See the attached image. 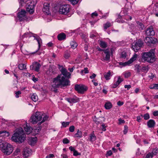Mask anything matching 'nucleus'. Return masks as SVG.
<instances>
[{
  "label": "nucleus",
  "mask_w": 158,
  "mask_h": 158,
  "mask_svg": "<svg viewBox=\"0 0 158 158\" xmlns=\"http://www.w3.org/2000/svg\"><path fill=\"white\" fill-rule=\"evenodd\" d=\"M70 81L61 74L58 75L53 79L52 86L55 88L64 87L70 85Z\"/></svg>",
  "instance_id": "obj_1"
},
{
  "label": "nucleus",
  "mask_w": 158,
  "mask_h": 158,
  "mask_svg": "<svg viewBox=\"0 0 158 158\" xmlns=\"http://www.w3.org/2000/svg\"><path fill=\"white\" fill-rule=\"evenodd\" d=\"M155 49H151L149 52L142 53V60L143 62L152 63L155 61Z\"/></svg>",
  "instance_id": "obj_2"
},
{
  "label": "nucleus",
  "mask_w": 158,
  "mask_h": 158,
  "mask_svg": "<svg viewBox=\"0 0 158 158\" xmlns=\"http://www.w3.org/2000/svg\"><path fill=\"white\" fill-rule=\"evenodd\" d=\"M26 136L24 133V131L21 128L17 130L11 137L12 140L19 143L23 142L25 139Z\"/></svg>",
  "instance_id": "obj_3"
},
{
  "label": "nucleus",
  "mask_w": 158,
  "mask_h": 158,
  "mask_svg": "<svg viewBox=\"0 0 158 158\" xmlns=\"http://www.w3.org/2000/svg\"><path fill=\"white\" fill-rule=\"evenodd\" d=\"M43 114L41 112H36L34 115H32L31 117L30 122L33 124L37 123L38 121L41 120L43 118Z\"/></svg>",
  "instance_id": "obj_4"
},
{
  "label": "nucleus",
  "mask_w": 158,
  "mask_h": 158,
  "mask_svg": "<svg viewBox=\"0 0 158 158\" xmlns=\"http://www.w3.org/2000/svg\"><path fill=\"white\" fill-rule=\"evenodd\" d=\"M1 149L2 152L5 155H8L11 153L13 150V147L12 145L7 143Z\"/></svg>",
  "instance_id": "obj_5"
},
{
  "label": "nucleus",
  "mask_w": 158,
  "mask_h": 158,
  "mask_svg": "<svg viewBox=\"0 0 158 158\" xmlns=\"http://www.w3.org/2000/svg\"><path fill=\"white\" fill-rule=\"evenodd\" d=\"M143 42L140 39L134 42L132 44L131 48L135 52H137L139 50L143 45Z\"/></svg>",
  "instance_id": "obj_6"
},
{
  "label": "nucleus",
  "mask_w": 158,
  "mask_h": 158,
  "mask_svg": "<svg viewBox=\"0 0 158 158\" xmlns=\"http://www.w3.org/2000/svg\"><path fill=\"white\" fill-rule=\"evenodd\" d=\"M70 10L69 5L66 4L61 6L59 10V13L62 14L66 15Z\"/></svg>",
  "instance_id": "obj_7"
},
{
  "label": "nucleus",
  "mask_w": 158,
  "mask_h": 158,
  "mask_svg": "<svg viewBox=\"0 0 158 158\" xmlns=\"http://www.w3.org/2000/svg\"><path fill=\"white\" fill-rule=\"evenodd\" d=\"M137 56L138 55L135 53L133 55L132 57L127 61L125 62H120L119 63V64L120 65H122L123 66L129 65L136 59Z\"/></svg>",
  "instance_id": "obj_8"
},
{
  "label": "nucleus",
  "mask_w": 158,
  "mask_h": 158,
  "mask_svg": "<svg viewBox=\"0 0 158 158\" xmlns=\"http://www.w3.org/2000/svg\"><path fill=\"white\" fill-rule=\"evenodd\" d=\"M144 40L148 45L155 44L157 41V39L153 37H146Z\"/></svg>",
  "instance_id": "obj_9"
},
{
  "label": "nucleus",
  "mask_w": 158,
  "mask_h": 158,
  "mask_svg": "<svg viewBox=\"0 0 158 158\" xmlns=\"http://www.w3.org/2000/svg\"><path fill=\"white\" fill-rule=\"evenodd\" d=\"M75 89L78 93H83L87 90V88L86 86L84 85H77L75 86Z\"/></svg>",
  "instance_id": "obj_10"
},
{
  "label": "nucleus",
  "mask_w": 158,
  "mask_h": 158,
  "mask_svg": "<svg viewBox=\"0 0 158 158\" xmlns=\"http://www.w3.org/2000/svg\"><path fill=\"white\" fill-rule=\"evenodd\" d=\"M26 12L25 10H22L18 13V17L20 21H22L27 19V17L26 15Z\"/></svg>",
  "instance_id": "obj_11"
},
{
  "label": "nucleus",
  "mask_w": 158,
  "mask_h": 158,
  "mask_svg": "<svg viewBox=\"0 0 158 158\" xmlns=\"http://www.w3.org/2000/svg\"><path fill=\"white\" fill-rule=\"evenodd\" d=\"M41 65L40 64L37 62L33 63L30 66V68L31 70H34L36 72H39Z\"/></svg>",
  "instance_id": "obj_12"
},
{
  "label": "nucleus",
  "mask_w": 158,
  "mask_h": 158,
  "mask_svg": "<svg viewBox=\"0 0 158 158\" xmlns=\"http://www.w3.org/2000/svg\"><path fill=\"white\" fill-rule=\"evenodd\" d=\"M105 120V118L103 117H100L98 118H96L95 116L93 118L94 121L97 124H101Z\"/></svg>",
  "instance_id": "obj_13"
},
{
  "label": "nucleus",
  "mask_w": 158,
  "mask_h": 158,
  "mask_svg": "<svg viewBox=\"0 0 158 158\" xmlns=\"http://www.w3.org/2000/svg\"><path fill=\"white\" fill-rule=\"evenodd\" d=\"M60 71L61 73V74L62 76H64L65 78L66 77H67L68 78H70V73L68 72L65 69L62 68Z\"/></svg>",
  "instance_id": "obj_14"
},
{
  "label": "nucleus",
  "mask_w": 158,
  "mask_h": 158,
  "mask_svg": "<svg viewBox=\"0 0 158 158\" xmlns=\"http://www.w3.org/2000/svg\"><path fill=\"white\" fill-rule=\"evenodd\" d=\"M146 34L147 35H155V32L152 26H150L147 28Z\"/></svg>",
  "instance_id": "obj_15"
},
{
  "label": "nucleus",
  "mask_w": 158,
  "mask_h": 158,
  "mask_svg": "<svg viewBox=\"0 0 158 158\" xmlns=\"http://www.w3.org/2000/svg\"><path fill=\"white\" fill-rule=\"evenodd\" d=\"M66 99V101L71 104L77 102L79 101V99L76 96H74L73 98H67Z\"/></svg>",
  "instance_id": "obj_16"
},
{
  "label": "nucleus",
  "mask_w": 158,
  "mask_h": 158,
  "mask_svg": "<svg viewBox=\"0 0 158 158\" xmlns=\"http://www.w3.org/2000/svg\"><path fill=\"white\" fill-rule=\"evenodd\" d=\"M49 6L50 4L48 3H45L44 4L43 11L48 15L50 14L49 8Z\"/></svg>",
  "instance_id": "obj_17"
},
{
  "label": "nucleus",
  "mask_w": 158,
  "mask_h": 158,
  "mask_svg": "<svg viewBox=\"0 0 158 158\" xmlns=\"http://www.w3.org/2000/svg\"><path fill=\"white\" fill-rule=\"evenodd\" d=\"M152 13L155 15L156 16L158 17V5H157V3L155 4L153 7Z\"/></svg>",
  "instance_id": "obj_18"
},
{
  "label": "nucleus",
  "mask_w": 158,
  "mask_h": 158,
  "mask_svg": "<svg viewBox=\"0 0 158 158\" xmlns=\"http://www.w3.org/2000/svg\"><path fill=\"white\" fill-rule=\"evenodd\" d=\"M147 126L149 128H153L155 125L156 123L153 119L149 120L147 123Z\"/></svg>",
  "instance_id": "obj_19"
},
{
  "label": "nucleus",
  "mask_w": 158,
  "mask_h": 158,
  "mask_svg": "<svg viewBox=\"0 0 158 158\" xmlns=\"http://www.w3.org/2000/svg\"><path fill=\"white\" fill-rule=\"evenodd\" d=\"M104 53L106 54V56L104 60H108L110 59V52L109 49H106L103 50Z\"/></svg>",
  "instance_id": "obj_20"
},
{
  "label": "nucleus",
  "mask_w": 158,
  "mask_h": 158,
  "mask_svg": "<svg viewBox=\"0 0 158 158\" xmlns=\"http://www.w3.org/2000/svg\"><path fill=\"white\" fill-rule=\"evenodd\" d=\"M34 6L33 5H28L27 7V11L30 13V14H32L34 12Z\"/></svg>",
  "instance_id": "obj_21"
},
{
  "label": "nucleus",
  "mask_w": 158,
  "mask_h": 158,
  "mask_svg": "<svg viewBox=\"0 0 158 158\" xmlns=\"http://www.w3.org/2000/svg\"><path fill=\"white\" fill-rule=\"evenodd\" d=\"M66 38L65 34L64 33H61L58 35L57 38L59 40H65Z\"/></svg>",
  "instance_id": "obj_22"
},
{
  "label": "nucleus",
  "mask_w": 158,
  "mask_h": 158,
  "mask_svg": "<svg viewBox=\"0 0 158 158\" xmlns=\"http://www.w3.org/2000/svg\"><path fill=\"white\" fill-rule=\"evenodd\" d=\"M9 135V133L5 131H0V137H5Z\"/></svg>",
  "instance_id": "obj_23"
},
{
  "label": "nucleus",
  "mask_w": 158,
  "mask_h": 158,
  "mask_svg": "<svg viewBox=\"0 0 158 158\" xmlns=\"http://www.w3.org/2000/svg\"><path fill=\"white\" fill-rule=\"evenodd\" d=\"M56 67L54 65H50L49 66L48 71L50 72V74L51 75L52 73H54Z\"/></svg>",
  "instance_id": "obj_24"
},
{
  "label": "nucleus",
  "mask_w": 158,
  "mask_h": 158,
  "mask_svg": "<svg viewBox=\"0 0 158 158\" xmlns=\"http://www.w3.org/2000/svg\"><path fill=\"white\" fill-rule=\"evenodd\" d=\"M24 129L25 131L27 133V134H28L31 132L32 128L28 126L27 124H26L25 127H24Z\"/></svg>",
  "instance_id": "obj_25"
},
{
  "label": "nucleus",
  "mask_w": 158,
  "mask_h": 158,
  "mask_svg": "<svg viewBox=\"0 0 158 158\" xmlns=\"http://www.w3.org/2000/svg\"><path fill=\"white\" fill-rule=\"evenodd\" d=\"M112 73L110 71H108L107 73H105L104 74V77L106 80H108L110 79V77L112 75Z\"/></svg>",
  "instance_id": "obj_26"
},
{
  "label": "nucleus",
  "mask_w": 158,
  "mask_h": 158,
  "mask_svg": "<svg viewBox=\"0 0 158 158\" xmlns=\"http://www.w3.org/2000/svg\"><path fill=\"white\" fill-rule=\"evenodd\" d=\"M99 44L100 47L103 48H105L107 47V43L103 41H100Z\"/></svg>",
  "instance_id": "obj_27"
},
{
  "label": "nucleus",
  "mask_w": 158,
  "mask_h": 158,
  "mask_svg": "<svg viewBox=\"0 0 158 158\" xmlns=\"http://www.w3.org/2000/svg\"><path fill=\"white\" fill-rule=\"evenodd\" d=\"M19 69L21 70H23L26 69V66L24 64H20L18 65Z\"/></svg>",
  "instance_id": "obj_28"
},
{
  "label": "nucleus",
  "mask_w": 158,
  "mask_h": 158,
  "mask_svg": "<svg viewBox=\"0 0 158 158\" xmlns=\"http://www.w3.org/2000/svg\"><path fill=\"white\" fill-rule=\"evenodd\" d=\"M138 27L141 30H143L144 28V25L143 23L139 21L136 22Z\"/></svg>",
  "instance_id": "obj_29"
},
{
  "label": "nucleus",
  "mask_w": 158,
  "mask_h": 158,
  "mask_svg": "<svg viewBox=\"0 0 158 158\" xmlns=\"http://www.w3.org/2000/svg\"><path fill=\"white\" fill-rule=\"evenodd\" d=\"M75 137L77 138H81L82 137V133L81 131L78 129L77 133L75 134Z\"/></svg>",
  "instance_id": "obj_30"
},
{
  "label": "nucleus",
  "mask_w": 158,
  "mask_h": 158,
  "mask_svg": "<svg viewBox=\"0 0 158 158\" xmlns=\"http://www.w3.org/2000/svg\"><path fill=\"white\" fill-rule=\"evenodd\" d=\"M106 109H110L112 107L111 103L110 102H108L105 103L104 105Z\"/></svg>",
  "instance_id": "obj_31"
},
{
  "label": "nucleus",
  "mask_w": 158,
  "mask_h": 158,
  "mask_svg": "<svg viewBox=\"0 0 158 158\" xmlns=\"http://www.w3.org/2000/svg\"><path fill=\"white\" fill-rule=\"evenodd\" d=\"M31 99L35 102H36L38 99V96L35 94L31 95Z\"/></svg>",
  "instance_id": "obj_32"
},
{
  "label": "nucleus",
  "mask_w": 158,
  "mask_h": 158,
  "mask_svg": "<svg viewBox=\"0 0 158 158\" xmlns=\"http://www.w3.org/2000/svg\"><path fill=\"white\" fill-rule=\"evenodd\" d=\"M89 137L90 138V140L91 142L94 141L96 139V136L93 133L91 134Z\"/></svg>",
  "instance_id": "obj_33"
},
{
  "label": "nucleus",
  "mask_w": 158,
  "mask_h": 158,
  "mask_svg": "<svg viewBox=\"0 0 158 158\" xmlns=\"http://www.w3.org/2000/svg\"><path fill=\"white\" fill-rule=\"evenodd\" d=\"M48 116L47 115H45L44 116L42 120L41 121V122H40V123H38V125H40L42 123H43L45 121H46L47 119L48 118Z\"/></svg>",
  "instance_id": "obj_34"
},
{
  "label": "nucleus",
  "mask_w": 158,
  "mask_h": 158,
  "mask_svg": "<svg viewBox=\"0 0 158 158\" xmlns=\"http://www.w3.org/2000/svg\"><path fill=\"white\" fill-rule=\"evenodd\" d=\"M135 70L137 73L140 72L141 70L140 67L139 65L136 64L135 66Z\"/></svg>",
  "instance_id": "obj_35"
},
{
  "label": "nucleus",
  "mask_w": 158,
  "mask_h": 158,
  "mask_svg": "<svg viewBox=\"0 0 158 158\" xmlns=\"http://www.w3.org/2000/svg\"><path fill=\"white\" fill-rule=\"evenodd\" d=\"M37 138L35 137H32L31 139V141L30 144L32 145L35 143L36 142Z\"/></svg>",
  "instance_id": "obj_36"
},
{
  "label": "nucleus",
  "mask_w": 158,
  "mask_h": 158,
  "mask_svg": "<svg viewBox=\"0 0 158 158\" xmlns=\"http://www.w3.org/2000/svg\"><path fill=\"white\" fill-rule=\"evenodd\" d=\"M35 39L37 40V41L38 43V44H39V48H38V49L37 50H36L35 52L33 53H32V54H34V53H35V52H37L38 51V50L40 48V43L41 42V40L40 39V38L39 37Z\"/></svg>",
  "instance_id": "obj_37"
},
{
  "label": "nucleus",
  "mask_w": 158,
  "mask_h": 158,
  "mask_svg": "<svg viewBox=\"0 0 158 158\" xmlns=\"http://www.w3.org/2000/svg\"><path fill=\"white\" fill-rule=\"evenodd\" d=\"M70 45L71 48L75 49L77 46V43L75 42H72L70 43Z\"/></svg>",
  "instance_id": "obj_38"
},
{
  "label": "nucleus",
  "mask_w": 158,
  "mask_h": 158,
  "mask_svg": "<svg viewBox=\"0 0 158 158\" xmlns=\"http://www.w3.org/2000/svg\"><path fill=\"white\" fill-rule=\"evenodd\" d=\"M111 24L109 22H107L106 24L104 25V29H106L108 27H110Z\"/></svg>",
  "instance_id": "obj_39"
},
{
  "label": "nucleus",
  "mask_w": 158,
  "mask_h": 158,
  "mask_svg": "<svg viewBox=\"0 0 158 158\" xmlns=\"http://www.w3.org/2000/svg\"><path fill=\"white\" fill-rule=\"evenodd\" d=\"M6 143L2 139H0V148L2 149L4 146L5 143Z\"/></svg>",
  "instance_id": "obj_40"
},
{
  "label": "nucleus",
  "mask_w": 158,
  "mask_h": 158,
  "mask_svg": "<svg viewBox=\"0 0 158 158\" xmlns=\"http://www.w3.org/2000/svg\"><path fill=\"white\" fill-rule=\"evenodd\" d=\"M123 75L126 78H127L131 76V73L129 72H126L123 73Z\"/></svg>",
  "instance_id": "obj_41"
},
{
  "label": "nucleus",
  "mask_w": 158,
  "mask_h": 158,
  "mask_svg": "<svg viewBox=\"0 0 158 158\" xmlns=\"http://www.w3.org/2000/svg\"><path fill=\"white\" fill-rule=\"evenodd\" d=\"M158 153V148H156L154 149L152 151V154L153 155H156Z\"/></svg>",
  "instance_id": "obj_42"
},
{
  "label": "nucleus",
  "mask_w": 158,
  "mask_h": 158,
  "mask_svg": "<svg viewBox=\"0 0 158 158\" xmlns=\"http://www.w3.org/2000/svg\"><path fill=\"white\" fill-rule=\"evenodd\" d=\"M71 2L73 5H75L78 3L79 0H68Z\"/></svg>",
  "instance_id": "obj_43"
},
{
  "label": "nucleus",
  "mask_w": 158,
  "mask_h": 158,
  "mask_svg": "<svg viewBox=\"0 0 158 158\" xmlns=\"http://www.w3.org/2000/svg\"><path fill=\"white\" fill-rule=\"evenodd\" d=\"M144 119L145 120H147L150 118L149 114L148 113H146L143 115Z\"/></svg>",
  "instance_id": "obj_44"
},
{
  "label": "nucleus",
  "mask_w": 158,
  "mask_h": 158,
  "mask_svg": "<svg viewBox=\"0 0 158 158\" xmlns=\"http://www.w3.org/2000/svg\"><path fill=\"white\" fill-rule=\"evenodd\" d=\"M127 56V53L126 52L124 51L123 52L121 53V57L123 58V59H125L126 58Z\"/></svg>",
  "instance_id": "obj_45"
},
{
  "label": "nucleus",
  "mask_w": 158,
  "mask_h": 158,
  "mask_svg": "<svg viewBox=\"0 0 158 158\" xmlns=\"http://www.w3.org/2000/svg\"><path fill=\"white\" fill-rule=\"evenodd\" d=\"M69 122H63L62 123V125L63 127H65L67 126H68L69 125Z\"/></svg>",
  "instance_id": "obj_46"
},
{
  "label": "nucleus",
  "mask_w": 158,
  "mask_h": 158,
  "mask_svg": "<svg viewBox=\"0 0 158 158\" xmlns=\"http://www.w3.org/2000/svg\"><path fill=\"white\" fill-rule=\"evenodd\" d=\"M70 56V54L68 52H66L64 54V57L66 59L69 58Z\"/></svg>",
  "instance_id": "obj_47"
},
{
  "label": "nucleus",
  "mask_w": 158,
  "mask_h": 158,
  "mask_svg": "<svg viewBox=\"0 0 158 158\" xmlns=\"http://www.w3.org/2000/svg\"><path fill=\"white\" fill-rule=\"evenodd\" d=\"M148 68L147 66H143L141 69V70L142 71H147L148 70Z\"/></svg>",
  "instance_id": "obj_48"
},
{
  "label": "nucleus",
  "mask_w": 158,
  "mask_h": 158,
  "mask_svg": "<svg viewBox=\"0 0 158 158\" xmlns=\"http://www.w3.org/2000/svg\"><path fill=\"white\" fill-rule=\"evenodd\" d=\"M84 72L85 73H89L88 70V68L86 67L83 70H82L81 71V73L82 74L83 72Z\"/></svg>",
  "instance_id": "obj_49"
},
{
  "label": "nucleus",
  "mask_w": 158,
  "mask_h": 158,
  "mask_svg": "<svg viewBox=\"0 0 158 158\" xmlns=\"http://www.w3.org/2000/svg\"><path fill=\"white\" fill-rule=\"evenodd\" d=\"M75 127L73 126H71L69 127V130L71 132H73L74 131Z\"/></svg>",
  "instance_id": "obj_50"
},
{
  "label": "nucleus",
  "mask_w": 158,
  "mask_h": 158,
  "mask_svg": "<svg viewBox=\"0 0 158 158\" xmlns=\"http://www.w3.org/2000/svg\"><path fill=\"white\" fill-rule=\"evenodd\" d=\"M128 129V127L127 125H125L124 126V130L123 131V133L124 134H126L127 132Z\"/></svg>",
  "instance_id": "obj_51"
},
{
  "label": "nucleus",
  "mask_w": 158,
  "mask_h": 158,
  "mask_svg": "<svg viewBox=\"0 0 158 158\" xmlns=\"http://www.w3.org/2000/svg\"><path fill=\"white\" fill-rule=\"evenodd\" d=\"M69 140L67 138L64 139L63 140V143L64 144H67L69 143Z\"/></svg>",
  "instance_id": "obj_52"
},
{
  "label": "nucleus",
  "mask_w": 158,
  "mask_h": 158,
  "mask_svg": "<svg viewBox=\"0 0 158 158\" xmlns=\"http://www.w3.org/2000/svg\"><path fill=\"white\" fill-rule=\"evenodd\" d=\"M150 88L158 89V84H155L153 86L150 87Z\"/></svg>",
  "instance_id": "obj_53"
},
{
  "label": "nucleus",
  "mask_w": 158,
  "mask_h": 158,
  "mask_svg": "<svg viewBox=\"0 0 158 158\" xmlns=\"http://www.w3.org/2000/svg\"><path fill=\"white\" fill-rule=\"evenodd\" d=\"M15 94H16V98H18L19 97V95H20L21 94V92L20 90H19L17 92H16Z\"/></svg>",
  "instance_id": "obj_54"
},
{
  "label": "nucleus",
  "mask_w": 158,
  "mask_h": 158,
  "mask_svg": "<svg viewBox=\"0 0 158 158\" xmlns=\"http://www.w3.org/2000/svg\"><path fill=\"white\" fill-rule=\"evenodd\" d=\"M128 11V9L127 8H125L123 10V14H124V15H127Z\"/></svg>",
  "instance_id": "obj_55"
},
{
  "label": "nucleus",
  "mask_w": 158,
  "mask_h": 158,
  "mask_svg": "<svg viewBox=\"0 0 158 158\" xmlns=\"http://www.w3.org/2000/svg\"><path fill=\"white\" fill-rule=\"evenodd\" d=\"M152 155L150 153H149L146 156L145 158H152Z\"/></svg>",
  "instance_id": "obj_56"
},
{
  "label": "nucleus",
  "mask_w": 158,
  "mask_h": 158,
  "mask_svg": "<svg viewBox=\"0 0 158 158\" xmlns=\"http://www.w3.org/2000/svg\"><path fill=\"white\" fill-rule=\"evenodd\" d=\"M123 81V79H121L120 77L118 78V80L116 82L119 84Z\"/></svg>",
  "instance_id": "obj_57"
},
{
  "label": "nucleus",
  "mask_w": 158,
  "mask_h": 158,
  "mask_svg": "<svg viewBox=\"0 0 158 158\" xmlns=\"http://www.w3.org/2000/svg\"><path fill=\"white\" fill-rule=\"evenodd\" d=\"M73 152V155L74 156H77L80 155V153H78L77 151L76 150H74Z\"/></svg>",
  "instance_id": "obj_58"
},
{
  "label": "nucleus",
  "mask_w": 158,
  "mask_h": 158,
  "mask_svg": "<svg viewBox=\"0 0 158 158\" xmlns=\"http://www.w3.org/2000/svg\"><path fill=\"white\" fill-rule=\"evenodd\" d=\"M54 156V155L52 154H50L46 157V158H51Z\"/></svg>",
  "instance_id": "obj_59"
},
{
  "label": "nucleus",
  "mask_w": 158,
  "mask_h": 158,
  "mask_svg": "<svg viewBox=\"0 0 158 158\" xmlns=\"http://www.w3.org/2000/svg\"><path fill=\"white\" fill-rule=\"evenodd\" d=\"M148 77L150 78L151 79H152L153 77H154L155 76L152 73H151L148 76Z\"/></svg>",
  "instance_id": "obj_60"
},
{
  "label": "nucleus",
  "mask_w": 158,
  "mask_h": 158,
  "mask_svg": "<svg viewBox=\"0 0 158 158\" xmlns=\"http://www.w3.org/2000/svg\"><path fill=\"white\" fill-rule=\"evenodd\" d=\"M118 121H119V123L120 124L122 123H124L125 122V121L124 120H123V119H121V118H119L118 119Z\"/></svg>",
  "instance_id": "obj_61"
},
{
  "label": "nucleus",
  "mask_w": 158,
  "mask_h": 158,
  "mask_svg": "<svg viewBox=\"0 0 158 158\" xmlns=\"http://www.w3.org/2000/svg\"><path fill=\"white\" fill-rule=\"evenodd\" d=\"M102 131H105L106 130V126H105L104 123L102 125Z\"/></svg>",
  "instance_id": "obj_62"
},
{
  "label": "nucleus",
  "mask_w": 158,
  "mask_h": 158,
  "mask_svg": "<svg viewBox=\"0 0 158 158\" xmlns=\"http://www.w3.org/2000/svg\"><path fill=\"white\" fill-rule=\"evenodd\" d=\"M119 85V84L116 82L114 84H113L112 87L113 88H116Z\"/></svg>",
  "instance_id": "obj_63"
},
{
  "label": "nucleus",
  "mask_w": 158,
  "mask_h": 158,
  "mask_svg": "<svg viewBox=\"0 0 158 158\" xmlns=\"http://www.w3.org/2000/svg\"><path fill=\"white\" fill-rule=\"evenodd\" d=\"M152 114L155 116H158V110L154 111L153 112Z\"/></svg>",
  "instance_id": "obj_64"
}]
</instances>
